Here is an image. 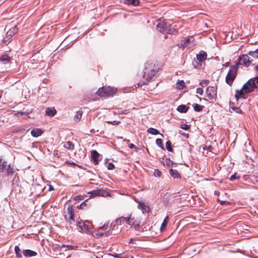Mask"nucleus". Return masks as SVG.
I'll list each match as a JSON object with an SVG mask.
<instances>
[{"mask_svg": "<svg viewBox=\"0 0 258 258\" xmlns=\"http://www.w3.org/2000/svg\"><path fill=\"white\" fill-rule=\"evenodd\" d=\"M180 127L184 130H188L190 128L189 125L186 124H181Z\"/></svg>", "mask_w": 258, "mask_h": 258, "instance_id": "obj_40", "label": "nucleus"}, {"mask_svg": "<svg viewBox=\"0 0 258 258\" xmlns=\"http://www.w3.org/2000/svg\"><path fill=\"white\" fill-rule=\"evenodd\" d=\"M6 170V172L8 176L11 175L15 173V170L11 164L7 165Z\"/></svg>", "mask_w": 258, "mask_h": 258, "instance_id": "obj_18", "label": "nucleus"}, {"mask_svg": "<svg viewBox=\"0 0 258 258\" xmlns=\"http://www.w3.org/2000/svg\"><path fill=\"white\" fill-rule=\"evenodd\" d=\"M19 182V177L18 173H16L12 181V185H18Z\"/></svg>", "mask_w": 258, "mask_h": 258, "instance_id": "obj_27", "label": "nucleus"}, {"mask_svg": "<svg viewBox=\"0 0 258 258\" xmlns=\"http://www.w3.org/2000/svg\"><path fill=\"white\" fill-rule=\"evenodd\" d=\"M82 112L78 111L77 112V114L75 115L74 119L76 121H79L82 117Z\"/></svg>", "mask_w": 258, "mask_h": 258, "instance_id": "obj_38", "label": "nucleus"}, {"mask_svg": "<svg viewBox=\"0 0 258 258\" xmlns=\"http://www.w3.org/2000/svg\"><path fill=\"white\" fill-rule=\"evenodd\" d=\"M254 70L258 71V65L256 66L254 68ZM253 81L255 84L256 89L258 90V75L253 78Z\"/></svg>", "mask_w": 258, "mask_h": 258, "instance_id": "obj_31", "label": "nucleus"}, {"mask_svg": "<svg viewBox=\"0 0 258 258\" xmlns=\"http://www.w3.org/2000/svg\"><path fill=\"white\" fill-rule=\"evenodd\" d=\"M54 190V188H53V186L50 184L49 185L48 190L49 191H52V190Z\"/></svg>", "mask_w": 258, "mask_h": 258, "instance_id": "obj_53", "label": "nucleus"}, {"mask_svg": "<svg viewBox=\"0 0 258 258\" xmlns=\"http://www.w3.org/2000/svg\"><path fill=\"white\" fill-rule=\"evenodd\" d=\"M192 37H188L184 38V39L182 40V44L186 45L188 43L190 42L191 40H193Z\"/></svg>", "mask_w": 258, "mask_h": 258, "instance_id": "obj_33", "label": "nucleus"}, {"mask_svg": "<svg viewBox=\"0 0 258 258\" xmlns=\"http://www.w3.org/2000/svg\"><path fill=\"white\" fill-rule=\"evenodd\" d=\"M104 234L107 235V232H105V233H101L99 234L98 235H99L100 237H101V236H103Z\"/></svg>", "mask_w": 258, "mask_h": 258, "instance_id": "obj_55", "label": "nucleus"}, {"mask_svg": "<svg viewBox=\"0 0 258 258\" xmlns=\"http://www.w3.org/2000/svg\"><path fill=\"white\" fill-rule=\"evenodd\" d=\"M46 115L49 116H53L56 113V110L54 108L47 107L45 110Z\"/></svg>", "mask_w": 258, "mask_h": 258, "instance_id": "obj_16", "label": "nucleus"}, {"mask_svg": "<svg viewBox=\"0 0 258 258\" xmlns=\"http://www.w3.org/2000/svg\"><path fill=\"white\" fill-rule=\"evenodd\" d=\"M15 253H16V256L18 257V258H21L22 255L21 253V249L20 248H19V247L18 246H15Z\"/></svg>", "mask_w": 258, "mask_h": 258, "instance_id": "obj_30", "label": "nucleus"}, {"mask_svg": "<svg viewBox=\"0 0 258 258\" xmlns=\"http://www.w3.org/2000/svg\"><path fill=\"white\" fill-rule=\"evenodd\" d=\"M218 202L220 203V204L221 205H225V204H227V205L230 204V203L228 202H227V201H220L219 200Z\"/></svg>", "mask_w": 258, "mask_h": 258, "instance_id": "obj_47", "label": "nucleus"}, {"mask_svg": "<svg viewBox=\"0 0 258 258\" xmlns=\"http://www.w3.org/2000/svg\"><path fill=\"white\" fill-rule=\"evenodd\" d=\"M192 106L194 110L197 112H200L202 111L204 107V106L199 105L197 103H194Z\"/></svg>", "mask_w": 258, "mask_h": 258, "instance_id": "obj_23", "label": "nucleus"}, {"mask_svg": "<svg viewBox=\"0 0 258 258\" xmlns=\"http://www.w3.org/2000/svg\"><path fill=\"white\" fill-rule=\"evenodd\" d=\"M130 217H121L120 218H117L115 222L117 225H121L122 223L125 222L128 224H130Z\"/></svg>", "mask_w": 258, "mask_h": 258, "instance_id": "obj_10", "label": "nucleus"}, {"mask_svg": "<svg viewBox=\"0 0 258 258\" xmlns=\"http://www.w3.org/2000/svg\"><path fill=\"white\" fill-rule=\"evenodd\" d=\"M129 147H130V148H135V147H136V146H135L133 144H130L129 145Z\"/></svg>", "mask_w": 258, "mask_h": 258, "instance_id": "obj_54", "label": "nucleus"}, {"mask_svg": "<svg viewBox=\"0 0 258 258\" xmlns=\"http://www.w3.org/2000/svg\"><path fill=\"white\" fill-rule=\"evenodd\" d=\"M7 166V162L6 161H2V159H0V173L3 172Z\"/></svg>", "mask_w": 258, "mask_h": 258, "instance_id": "obj_22", "label": "nucleus"}, {"mask_svg": "<svg viewBox=\"0 0 258 258\" xmlns=\"http://www.w3.org/2000/svg\"><path fill=\"white\" fill-rule=\"evenodd\" d=\"M61 248L62 247H68L69 249L70 248V249H72L73 248V246H71V245H66L64 244H62L61 246Z\"/></svg>", "mask_w": 258, "mask_h": 258, "instance_id": "obj_50", "label": "nucleus"}, {"mask_svg": "<svg viewBox=\"0 0 258 258\" xmlns=\"http://www.w3.org/2000/svg\"><path fill=\"white\" fill-rule=\"evenodd\" d=\"M78 226L82 229H86L88 232H89L90 230L88 228V226L86 225L84 222H79L78 223Z\"/></svg>", "mask_w": 258, "mask_h": 258, "instance_id": "obj_26", "label": "nucleus"}, {"mask_svg": "<svg viewBox=\"0 0 258 258\" xmlns=\"http://www.w3.org/2000/svg\"><path fill=\"white\" fill-rule=\"evenodd\" d=\"M147 81L146 82H143V81H141L140 82H139L138 84V86H142L143 85H145L147 83Z\"/></svg>", "mask_w": 258, "mask_h": 258, "instance_id": "obj_51", "label": "nucleus"}, {"mask_svg": "<svg viewBox=\"0 0 258 258\" xmlns=\"http://www.w3.org/2000/svg\"><path fill=\"white\" fill-rule=\"evenodd\" d=\"M134 241H135V239L131 238L130 240L129 243H133Z\"/></svg>", "mask_w": 258, "mask_h": 258, "instance_id": "obj_57", "label": "nucleus"}, {"mask_svg": "<svg viewBox=\"0 0 258 258\" xmlns=\"http://www.w3.org/2000/svg\"><path fill=\"white\" fill-rule=\"evenodd\" d=\"M254 180L256 182H258V176H255L254 177Z\"/></svg>", "mask_w": 258, "mask_h": 258, "instance_id": "obj_56", "label": "nucleus"}, {"mask_svg": "<svg viewBox=\"0 0 258 258\" xmlns=\"http://www.w3.org/2000/svg\"><path fill=\"white\" fill-rule=\"evenodd\" d=\"M87 200H86L85 202H83L82 204H81L79 206H78L77 207L79 209H82L84 208V207H86L87 205Z\"/></svg>", "mask_w": 258, "mask_h": 258, "instance_id": "obj_42", "label": "nucleus"}, {"mask_svg": "<svg viewBox=\"0 0 258 258\" xmlns=\"http://www.w3.org/2000/svg\"><path fill=\"white\" fill-rule=\"evenodd\" d=\"M120 254L112 255L115 257L117 258H134L133 256H128L127 257H122L120 255Z\"/></svg>", "mask_w": 258, "mask_h": 258, "instance_id": "obj_45", "label": "nucleus"}, {"mask_svg": "<svg viewBox=\"0 0 258 258\" xmlns=\"http://www.w3.org/2000/svg\"><path fill=\"white\" fill-rule=\"evenodd\" d=\"M113 122V123H112V124H114L115 123L116 121H114Z\"/></svg>", "mask_w": 258, "mask_h": 258, "instance_id": "obj_63", "label": "nucleus"}, {"mask_svg": "<svg viewBox=\"0 0 258 258\" xmlns=\"http://www.w3.org/2000/svg\"><path fill=\"white\" fill-rule=\"evenodd\" d=\"M168 216H167L164 219L162 223V225H161V228H160V229L161 231H163L165 227H166L167 225V223H168Z\"/></svg>", "mask_w": 258, "mask_h": 258, "instance_id": "obj_28", "label": "nucleus"}, {"mask_svg": "<svg viewBox=\"0 0 258 258\" xmlns=\"http://www.w3.org/2000/svg\"><path fill=\"white\" fill-rule=\"evenodd\" d=\"M116 91V89L109 86L103 87L100 88L96 93L101 97H108L114 95Z\"/></svg>", "mask_w": 258, "mask_h": 258, "instance_id": "obj_4", "label": "nucleus"}, {"mask_svg": "<svg viewBox=\"0 0 258 258\" xmlns=\"http://www.w3.org/2000/svg\"><path fill=\"white\" fill-rule=\"evenodd\" d=\"M248 54L250 56L251 58H254L258 59V49H256L254 51H250Z\"/></svg>", "mask_w": 258, "mask_h": 258, "instance_id": "obj_21", "label": "nucleus"}, {"mask_svg": "<svg viewBox=\"0 0 258 258\" xmlns=\"http://www.w3.org/2000/svg\"><path fill=\"white\" fill-rule=\"evenodd\" d=\"M168 27V24L164 21H162L161 20L158 21L157 29L158 31L160 32H166Z\"/></svg>", "mask_w": 258, "mask_h": 258, "instance_id": "obj_7", "label": "nucleus"}, {"mask_svg": "<svg viewBox=\"0 0 258 258\" xmlns=\"http://www.w3.org/2000/svg\"><path fill=\"white\" fill-rule=\"evenodd\" d=\"M103 190L100 189L94 190L89 192L92 196H100L101 192Z\"/></svg>", "mask_w": 258, "mask_h": 258, "instance_id": "obj_32", "label": "nucleus"}, {"mask_svg": "<svg viewBox=\"0 0 258 258\" xmlns=\"http://www.w3.org/2000/svg\"><path fill=\"white\" fill-rule=\"evenodd\" d=\"M174 163L169 159H166L165 160L163 164L168 167L171 166Z\"/></svg>", "mask_w": 258, "mask_h": 258, "instance_id": "obj_36", "label": "nucleus"}, {"mask_svg": "<svg viewBox=\"0 0 258 258\" xmlns=\"http://www.w3.org/2000/svg\"><path fill=\"white\" fill-rule=\"evenodd\" d=\"M238 63L230 66V68L225 78L226 83L231 86L237 76Z\"/></svg>", "mask_w": 258, "mask_h": 258, "instance_id": "obj_2", "label": "nucleus"}, {"mask_svg": "<svg viewBox=\"0 0 258 258\" xmlns=\"http://www.w3.org/2000/svg\"><path fill=\"white\" fill-rule=\"evenodd\" d=\"M169 172L170 175L174 178H179L180 177V173L176 169L171 168Z\"/></svg>", "mask_w": 258, "mask_h": 258, "instance_id": "obj_15", "label": "nucleus"}, {"mask_svg": "<svg viewBox=\"0 0 258 258\" xmlns=\"http://www.w3.org/2000/svg\"><path fill=\"white\" fill-rule=\"evenodd\" d=\"M99 154L98 153V152L96 150H93L91 152V159L93 162H94V164L98 165L99 164Z\"/></svg>", "mask_w": 258, "mask_h": 258, "instance_id": "obj_9", "label": "nucleus"}, {"mask_svg": "<svg viewBox=\"0 0 258 258\" xmlns=\"http://www.w3.org/2000/svg\"><path fill=\"white\" fill-rule=\"evenodd\" d=\"M148 132L153 135L160 134L161 136L163 137V135L162 134H160L158 130L154 128L150 127L148 128Z\"/></svg>", "mask_w": 258, "mask_h": 258, "instance_id": "obj_20", "label": "nucleus"}, {"mask_svg": "<svg viewBox=\"0 0 258 258\" xmlns=\"http://www.w3.org/2000/svg\"><path fill=\"white\" fill-rule=\"evenodd\" d=\"M167 34L175 35L177 33V30L172 27L171 25H168L167 30L166 32Z\"/></svg>", "mask_w": 258, "mask_h": 258, "instance_id": "obj_19", "label": "nucleus"}, {"mask_svg": "<svg viewBox=\"0 0 258 258\" xmlns=\"http://www.w3.org/2000/svg\"><path fill=\"white\" fill-rule=\"evenodd\" d=\"M12 57L7 54H4L0 57V67H2L3 65H9Z\"/></svg>", "mask_w": 258, "mask_h": 258, "instance_id": "obj_8", "label": "nucleus"}, {"mask_svg": "<svg viewBox=\"0 0 258 258\" xmlns=\"http://www.w3.org/2000/svg\"><path fill=\"white\" fill-rule=\"evenodd\" d=\"M162 174L161 172L158 169H155L154 171V175L155 177H160Z\"/></svg>", "mask_w": 258, "mask_h": 258, "instance_id": "obj_39", "label": "nucleus"}, {"mask_svg": "<svg viewBox=\"0 0 258 258\" xmlns=\"http://www.w3.org/2000/svg\"><path fill=\"white\" fill-rule=\"evenodd\" d=\"M127 4L132 5L134 6H137L140 3L139 0H126Z\"/></svg>", "mask_w": 258, "mask_h": 258, "instance_id": "obj_29", "label": "nucleus"}, {"mask_svg": "<svg viewBox=\"0 0 258 258\" xmlns=\"http://www.w3.org/2000/svg\"><path fill=\"white\" fill-rule=\"evenodd\" d=\"M107 161H108V159H106L105 160V164H107V167L108 169V170L114 169L115 168V166H114V164L112 163H107Z\"/></svg>", "mask_w": 258, "mask_h": 258, "instance_id": "obj_37", "label": "nucleus"}, {"mask_svg": "<svg viewBox=\"0 0 258 258\" xmlns=\"http://www.w3.org/2000/svg\"><path fill=\"white\" fill-rule=\"evenodd\" d=\"M185 87L184 82L183 80L178 81L176 84V88L179 90L183 89Z\"/></svg>", "mask_w": 258, "mask_h": 258, "instance_id": "obj_24", "label": "nucleus"}, {"mask_svg": "<svg viewBox=\"0 0 258 258\" xmlns=\"http://www.w3.org/2000/svg\"><path fill=\"white\" fill-rule=\"evenodd\" d=\"M157 145L161 148L162 150H165L164 147L163 145L162 140L160 139H157L156 140Z\"/></svg>", "mask_w": 258, "mask_h": 258, "instance_id": "obj_35", "label": "nucleus"}, {"mask_svg": "<svg viewBox=\"0 0 258 258\" xmlns=\"http://www.w3.org/2000/svg\"><path fill=\"white\" fill-rule=\"evenodd\" d=\"M68 214L69 215V218L68 221L71 223L72 220L74 221V210L73 208V206H69L67 209Z\"/></svg>", "mask_w": 258, "mask_h": 258, "instance_id": "obj_11", "label": "nucleus"}, {"mask_svg": "<svg viewBox=\"0 0 258 258\" xmlns=\"http://www.w3.org/2000/svg\"><path fill=\"white\" fill-rule=\"evenodd\" d=\"M179 133L181 135L183 136L185 138L187 139L189 137V135L188 134H185L183 133L182 131H179Z\"/></svg>", "mask_w": 258, "mask_h": 258, "instance_id": "obj_46", "label": "nucleus"}, {"mask_svg": "<svg viewBox=\"0 0 258 258\" xmlns=\"http://www.w3.org/2000/svg\"><path fill=\"white\" fill-rule=\"evenodd\" d=\"M206 148H208V151H210V148H211V146H209V147H206Z\"/></svg>", "mask_w": 258, "mask_h": 258, "instance_id": "obj_61", "label": "nucleus"}, {"mask_svg": "<svg viewBox=\"0 0 258 258\" xmlns=\"http://www.w3.org/2000/svg\"><path fill=\"white\" fill-rule=\"evenodd\" d=\"M233 110H235L236 112H238L237 110L239 109L238 108H233Z\"/></svg>", "mask_w": 258, "mask_h": 258, "instance_id": "obj_60", "label": "nucleus"}, {"mask_svg": "<svg viewBox=\"0 0 258 258\" xmlns=\"http://www.w3.org/2000/svg\"><path fill=\"white\" fill-rule=\"evenodd\" d=\"M23 254L26 257H32L36 256L37 253L30 249H26L23 251Z\"/></svg>", "mask_w": 258, "mask_h": 258, "instance_id": "obj_13", "label": "nucleus"}, {"mask_svg": "<svg viewBox=\"0 0 258 258\" xmlns=\"http://www.w3.org/2000/svg\"><path fill=\"white\" fill-rule=\"evenodd\" d=\"M196 93L201 95H202L203 94V90L201 88H198L197 89Z\"/></svg>", "mask_w": 258, "mask_h": 258, "instance_id": "obj_44", "label": "nucleus"}, {"mask_svg": "<svg viewBox=\"0 0 258 258\" xmlns=\"http://www.w3.org/2000/svg\"><path fill=\"white\" fill-rule=\"evenodd\" d=\"M189 109V107L186 105L182 104L179 105L177 108V110L180 113H186Z\"/></svg>", "mask_w": 258, "mask_h": 258, "instance_id": "obj_17", "label": "nucleus"}, {"mask_svg": "<svg viewBox=\"0 0 258 258\" xmlns=\"http://www.w3.org/2000/svg\"><path fill=\"white\" fill-rule=\"evenodd\" d=\"M207 96L210 99H215L216 97L217 91L215 87L210 86L207 88Z\"/></svg>", "mask_w": 258, "mask_h": 258, "instance_id": "obj_6", "label": "nucleus"}, {"mask_svg": "<svg viewBox=\"0 0 258 258\" xmlns=\"http://www.w3.org/2000/svg\"><path fill=\"white\" fill-rule=\"evenodd\" d=\"M239 178V176H237L236 173L232 175L230 177V180L231 181H233L236 179H238Z\"/></svg>", "mask_w": 258, "mask_h": 258, "instance_id": "obj_41", "label": "nucleus"}, {"mask_svg": "<svg viewBox=\"0 0 258 258\" xmlns=\"http://www.w3.org/2000/svg\"><path fill=\"white\" fill-rule=\"evenodd\" d=\"M104 226L100 227L99 229H104Z\"/></svg>", "mask_w": 258, "mask_h": 258, "instance_id": "obj_62", "label": "nucleus"}, {"mask_svg": "<svg viewBox=\"0 0 258 258\" xmlns=\"http://www.w3.org/2000/svg\"><path fill=\"white\" fill-rule=\"evenodd\" d=\"M63 146L64 148L70 150H73L74 149V145L71 141L67 142Z\"/></svg>", "mask_w": 258, "mask_h": 258, "instance_id": "obj_25", "label": "nucleus"}, {"mask_svg": "<svg viewBox=\"0 0 258 258\" xmlns=\"http://www.w3.org/2000/svg\"><path fill=\"white\" fill-rule=\"evenodd\" d=\"M14 32H13V30H10V31H8V32L7 33V34H6V35H7V36H12V35H14Z\"/></svg>", "mask_w": 258, "mask_h": 258, "instance_id": "obj_49", "label": "nucleus"}, {"mask_svg": "<svg viewBox=\"0 0 258 258\" xmlns=\"http://www.w3.org/2000/svg\"><path fill=\"white\" fill-rule=\"evenodd\" d=\"M21 113L22 115L23 114V113L22 112H21Z\"/></svg>", "mask_w": 258, "mask_h": 258, "instance_id": "obj_64", "label": "nucleus"}, {"mask_svg": "<svg viewBox=\"0 0 258 258\" xmlns=\"http://www.w3.org/2000/svg\"><path fill=\"white\" fill-rule=\"evenodd\" d=\"M43 133V131L40 128H34L31 132V135L34 137L40 136Z\"/></svg>", "mask_w": 258, "mask_h": 258, "instance_id": "obj_14", "label": "nucleus"}, {"mask_svg": "<svg viewBox=\"0 0 258 258\" xmlns=\"http://www.w3.org/2000/svg\"><path fill=\"white\" fill-rule=\"evenodd\" d=\"M157 72V71L156 68L155 66H152V63L150 64L149 62L145 63L144 78L147 80V82H149L153 80Z\"/></svg>", "mask_w": 258, "mask_h": 258, "instance_id": "obj_1", "label": "nucleus"}, {"mask_svg": "<svg viewBox=\"0 0 258 258\" xmlns=\"http://www.w3.org/2000/svg\"><path fill=\"white\" fill-rule=\"evenodd\" d=\"M207 53L203 50L200 51L199 54H197V59L201 62L203 61L207 58Z\"/></svg>", "mask_w": 258, "mask_h": 258, "instance_id": "obj_12", "label": "nucleus"}, {"mask_svg": "<svg viewBox=\"0 0 258 258\" xmlns=\"http://www.w3.org/2000/svg\"><path fill=\"white\" fill-rule=\"evenodd\" d=\"M143 210L145 211H147L149 210V208L148 207H147L145 205L143 204Z\"/></svg>", "mask_w": 258, "mask_h": 258, "instance_id": "obj_52", "label": "nucleus"}, {"mask_svg": "<svg viewBox=\"0 0 258 258\" xmlns=\"http://www.w3.org/2000/svg\"><path fill=\"white\" fill-rule=\"evenodd\" d=\"M90 133H95L96 132H95V130L94 129H92L90 130Z\"/></svg>", "mask_w": 258, "mask_h": 258, "instance_id": "obj_59", "label": "nucleus"}, {"mask_svg": "<svg viewBox=\"0 0 258 258\" xmlns=\"http://www.w3.org/2000/svg\"><path fill=\"white\" fill-rule=\"evenodd\" d=\"M255 88L256 89L255 84L252 78L244 84L241 90L239 91V94L240 95H244V93H251L253 91Z\"/></svg>", "mask_w": 258, "mask_h": 258, "instance_id": "obj_3", "label": "nucleus"}, {"mask_svg": "<svg viewBox=\"0 0 258 258\" xmlns=\"http://www.w3.org/2000/svg\"><path fill=\"white\" fill-rule=\"evenodd\" d=\"M229 65H230V62H226V63L224 64V66H225V67H229Z\"/></svg>", "mask_w": 258, "mask_h": 258, "instance_id": "obj_58", "label": "nucleus"}, {"mask_svg": "<svg viewBox=\"0 0 258 258\" xmlns=\"http://www.w3.org/2000/svg\"><path fill=\"white\" fill-rule=\"evenodd\" d=\"M242 95H240L239 91L237 90L236 91V94L235 95V97L236 100H238L239 98V96H241Z\"/></svg>", "mask_w": 258, "mask_h": 258, "instance_id": "obj_48", "label": "nucleus"}, {"mask_svg": "<svg viewBox=\"0 0 258 258\" xmlns=\"http://www.w3.org/2000/svg\"><path fill=\"white\" fill-rule=\"evenodd\" d=\"M253 60L248 54H243L239 57L238 65L243 64L246 67L249 66Z\"/></svg>", "mask_w": 258, "mask_h": 258, "instance_id": "obj_5", "label": "nucleus"}, {"mask_svg": "<svg viewBox=\"0 0 258 258\" xmlns=\"http://www.w3.org/2000/svg\"><path fill=\"white\" fill-rule=\"evenodd\" d=\"M209 81L206 80H203L200 83V85L203 86L204 85H207Z\"/></svg>", "mask_w": 258, "mask_h": 258, "instance_id": "obj_43", "label": "nucleus"}, {"mask_svg": "<svg viewBox=\"0 0 258 258\" xmlns=\"http://www.w3.org/2000/svg\"><path fill=\"white\" fill-rule=\"evenodd\" d=\"M166 148L167 150L171 152H173V150L172 148L171 143L170 141H168L166 142Z\"/></svg>", "mask_w": 258, "mask_h": 258, "instance_id": "obj_34", "label": "nucleus"}]
</instances>
